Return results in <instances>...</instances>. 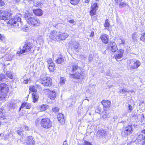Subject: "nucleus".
I'll use <instances>...</instances> for the list:
<instances>
[{"label": "nucleus", "instance_id": "8fccbe9b", "mask_svg": "<svg viewBox=\"0 0 145 145\" xmlns=\"http://www.w3.org/2000/svg\"><path fill=\"white\" fill-rule=\"evenodd\" d=\"M84 145H92L90 142H89L88 141H85Z\"/></svg>", "mask_w": 145, "mask_h": 145}, {"label": "nucleus", "instance_id": "864d4df0", "mask_svg": "<svg viewBox=\"0 0 145 145\" xmlns=\"http://www.w3.org/2000/svg\"><path fill=\"white\" fill-rule=\"evenodd\" d=\"M69 22L71 24H74V20H70L69 21Z\"/></svg>", "mask_w": 145, "mask_h": 145}, {"label": "nucleus", "instance_id": "cd10ccee", "mask_svg": "<svg viewBox=\"0 0 145 145\" xmlns=\"http://www.w3.org/2000/svg\"><path fill=\"white\" fill-rule=\"evenodd\" d=\"M42 14V11L41 9H37V16H41Z\"/></svg>", "mask_w": 145, "mask_h": 145}, {"label": "nucleus", "instance_id": "f704fd0d", "mask_svg": "<svg viewBox=\"0 0 145 145\" xmlns=\"http://www.w3.org/2000/svg\"><path fill=\"white\" fill-rule=\"evenodd\" d=\"M80 0H71V3L74 5H75L78 4Z\"/></svg>", "mask_w": 145, "mask_h": 145}, {"label": "nucleus", "instance_id": "1a4fd4ad", "mask_svg": "<svg viewBox=\"0 0 145 145\" xmlns=\"http://www.w3.org/2000/svg\"><path fill=\"white\" fill-rule=\"evenodd\" d=\"M91 10L90 11V15L93 16L96 14V12L98 8V6L97 3H95L92 4Z\"/></svg>", "mask_w": 145, "mask_h": 145}, {"label": "nucleus", "instance_id": "bf43d9fd", "mask_svg": "<svg viewBox=\"0 0 145 145\" xmlns=\"http://www.w3.org/2000/svg\"><path fill=\"white\" fill-rule=\"evenodd\" d=\"M94 35V33L93 31H91L90 35V37H93Z\"/></svg>", "mask_w": 145, "mask_h": 145}, {"label": "nucleus", "instance_id": "9b49d317", "mask_svg": "<svg viewBox=\"0 0 145 145\" xmlns=\"http://www.w3.org/2000/svg\"><path fill=\"white\" fill-rule=\"evenodd\" d=\"M29 90L31 92H33L32 94V99L33 100V102L35 103L36 101V93L35 91V87L33 86H31L29 87Z\"/></svg>", "mask_w": 145, "mask_h": 145}, {"label": "nucleus", "instance_id": "6e6d98bb", "mask_svg": "<svg viewBox=\"0 0 145 145\" xmlns=\"http://www.w3.org/2000/svg\"><path fill=\"white\" fill-rule=\"evenodd\" d=\"M29 80H28L27 79L26 80H24V82L25 84H27Z\"/></svg>", "mask_w": 145, "mask_h": 145}, {"label": "nucleus", "instance_id": "412c9836", "mask_svg": "<svg viewBox=\"0 0 145 145\" xmlns=\"http://www.w3.org/2000/svg\"><path fill=\"white\" fill-rule=\"evenodd\" d=\"M5 110L1 108H0V118L4 119L5 118V113L4 112Z\"/></svg>", "mask_w": 145, "mask_h": 145}, {"label": "nucleus", "instance_id": "7c9ffc66", "mask_svg": "<svg viewBox=\"0 0 145 145\" xmlns=\"http://www.w3.org/2000/svg\"><path fill=\"white\" fill-rule=\"evenodd\" d=\"M6 95L3 94L2 93L0 92V101H4L5 97H6Z\"/></svg>", "mask_w": 145, "mask_h": 145}, {"label": "nucleus", "instance_id": "f03ea898", "mask_svg": "<svg viewBox=\"0 0 145 145\" xmlns=\"http://www.w3.org/2000/svg\"><path fill=\"white\" fill-rule=\"evenodd\" d=\"M76 70H77V71L74 74H69V76L77 79L83 78H84L83 72L79 69L77 64L73 65L71 66H68L67 68V71H69L73 72Z\"/></svg>", "mask_w": 145, "mask_h": 145}, {"label": "nucleus", "instance_id": "a878e982", "mask_svg": "<svg viewBox=\"0 0 145 145\" xmlns=\"http://www.w3.org/2000/svg\"><path fill=\"white\" fill-rule=\"evenodd\" d=\"M125 42V40L123 38L119 39L118 40V43L119 44H124Z\"/></svg>", "mask_w": 145, "mask_h": 145}, {"label": "nucleus", "instance_id": "7ed1b4c3", "mask_svg": "<svg viewBox=\"0 0 145 145\" xmlns=\"http://www.w3.org/2000/svg\"><path fill=\"white\" fill-rule=\"evenodd\" d=\"M69 35L66 33H60L55 31H53L50 35V37L53 40H65L68 37Z\"/></svg>", "mask_w": 145, "mask_h": 145}, {"label": "nucleus", "instance_id": "b1692460", "mask_svg": "<svg viewBox=\"0 0 145 145\" xmlns=\"http://www.w3.org/2000/svg\"><path fill=\"white\" fill-rule=\"evenodd\" d=\"M72 47L75 49H77L78 48L79 46V43L76 42H73L72 44Z\"/></svg>", "mask_w": 145, "mask_h": 145}, {"label": "nucleus", "instance_id": "f8f14e48", "mask_svg": "<svg viewBox=\"0 0 145 145\" xmlns=\"http://www.w3.org/2000/svg\"><path fill=\"white\" fill-rule=\"evenodd\" d=\"M108 48L113 52H115L118 50L117 45L114 42H110Z\"/></svg>", "mask_w": 145, "mask_h": 145}, {"label": "nucleus", "instance_id": "5701e85b", "mask_svg": "<svg viewBox=\"0 0 145 145\" xmlns=\"http://www.w3.org/2000/svg\"><path fill=\"white\" fill-rule=\"evenodd\" d=\"M8 106L10 108L14 109L15 108L16 106L15 103L14 102H12L9 103L8 105Z\"/></svg>", "mask_w": 145, "mask_h": 145}, {"label": "nucleus", "instance_id": "bb28decb", "mask_svg": "<svg viewBox=\"0 0 145 145\" xmlns=\"http://www.w3.org/2000/svg\"><path fill=\"white\" fill-rule=\"evenodd\" d=\"M21 128L23 131H29V130L28 127L24 125H21Z\"/></svg>", "mask_w": 145, "mask_h": 145}, {"label": "nucleus", "instance_id": "3c124183", "mask_svg": "<svg viewBox=\"0 0 145 145\" xmlns=\"http://www.w3.org/2000/svg\"><path fill=\"white\" fill-rule=\"evenodd\" d=\"M23 30L25 32H27L29 30V28L27 27H26L23 28Z\"/></svg>", "mask_w": 145, "mask_h": 145}, {"label": "nucleus", "instance_id": "a18cd8bd", "mask_svg": "<svg viewBox=\"0 0 145 145\" xmlns=\"http://www.w3.org/2000/svg\"><path fill=\"white\" fill-rule=\"evenodd\" d=\"M26 103H24L22 104L21 107L20 108L19 110H20L22 108L26 107Z\"/></svg>", "mask_w": 145, "mask_h": 145}, {"label": "nucleus", "instance_id": "2eb2a0df", "mask_svg": "<svg viewBox=\"0 0 145 145\" xmlns=\"http://www.w3.org/2000/svg\"><path fill=\"white\" fill-rule=\"evenodd\" d=\"M27 22L31 25L36 26V20L34 18L31 17L27 18Z\"/></svg>", "mask_w": 145, "mask_h": 145}, {"label": "nucleus", "instance_id": "13d9d810", "mask_svg": "<svg viewBox=\"0 0 145 145\" xmlns=\"http://www.w3.org/2000/svg\"><path fill=\"white\" fill-rule=\"evenodd\" d=\"M122 0H114L116 3H118L120 1H121Z\"/></svg>", "mask_w": 145, "mask_h": 145}, {"label": "nucleus", "instance_id": "ea45409f", "mask_svg": "<svg viewBox=\"0 0 145 145\" xmlns=\"http://www.w3.org/2000/svg\"><path fill=\"white\" fill-rule=\"evenodd\" d=\"M140 39L143 42L145 41V33H143L141 35V36L140 37Z\"/></svg>", "mask_w": 145, "mask_h": 145}, {"label": "nucleus", "instance_id": "f257e3e1", "mask_svg": "<svg viewBox=\"0 0 145 145\" xmlns=\"http://www.w3.org/2000/svg\"><path fill=\"white\" fill-rule=\"evenodd\" d=\"M0 19L6 21L7 23L16 27H20L22 25L20 18L17 16L12 17L7 10L3 12L0 10Z\"/></svg>", "mask_w": 145, "mask_h": 145}, {"label": "nucleus", "instance_id": "052dcab7", "mask_svg": "<svg viewBox=\"0 0 145 145\" xmlns=\"http://www.w3.org/2000/svg\"><path fill=\"white\" fill-rule=\"evenodd\" d=\"M22 131H17V133L20 135H21L22 133Z\"/></svg>", "mask_w": 145, "mask_h": 145}, {"label": "nucleus", "instance_id": "2f4dec72", "mask_svg": "<svg viewBox=\"0 0 145 145\" xmlns=\"http://www.w3.org/2000/svg\"><path fill=\"white\" fill-rule=\"evenodd\" d=\"M6 75L8 78L10 79H12L13 76L12 73L10 72L9 71H7L6 73Z\"/></svg>", "mask_w": 145, "mask_h": 145}, {"label": "nucleus", "instance_id": "c03bdc74", "mask_svg": "<svg viewBox=\"0 0 145 145\" xmlns=\"http://www.w3.org/2000/svg\"><path fill=\"white\" fill-rule=\"evenodd\" d=\"M60 83L61 84L63 85L65 83V80L64 78L63 77H61L60 78Z\"/></svg>", "mask_w": 145, "mask_h": 145}, {"label": "nucleus", "instance_id": "69168bd1", "mask_svg": "<svg viewBox=\"0 0 145 145\" xmlns=\"http://www.w3.org/2000/svg\"><path fill=\"white\" fill-rule=\"evenodd\" d=\"M141 132L142 133L144 134L145 135V129L143 130Z\"/></svg>", "mask_w": 145, "mask_h": 145}, {"label": "nucleus", "instance_id": "79ce46f5", "mask_svg": "<svg viewBox=\"0 0 145 145\" xmlns=\"http://www.w3.org/2000/svg\"><path fill=\"white\" fill-rule=\"evenodd\" d=\"M52 110L53 112H56L59 111V108L57 107H54L52 108Z\"/></svg>", "mask_w": 145, "mask_h": 145}, {"label": "nucleus", "instance_id": "4be33fe9", "mask_svg": "<svg viewBox=\"0 0 145 145\" xmlns=\"http://www.w3.org/2000/svg\"><path fill=\"white\" fill-rule=\"evenodd\" d=\"M64 61V59L61 57H59L56 61V63L58 64H63Z\"/></svg>", "mask_w": 145, "mask_h": 145}, {"label": "nucleus", "instance_id": "4c0bfd02", "mask_svg": "<svg viewBox=\"0 0 145 145\" xmlns=\"http://www.w3.org/2000/svg\"><path fill=\"white\" fill-rule=\"evenodd\" d=\"M127 92V89L126 88H123L121 90H120L118 92V93L123 94V93H125Z\"/></svg>", "mask_w": 145, "mask_h": 145}, {"label": "nucleus", "instance_id": "e2e57ef3", "mask_svg": "<svg viewBox=\"0 0 145 145\" xmlns=\"http://www.w3.org/2000/svg\"><path fill=\"white\" fill-rule=\"evenodd\" d=\"M91 56H92V55H91L89 56V61H91L92 60V58L91 57Z\"/></svg>", "mask_w": 145, "mask_h": 145}, {"label": "nucleus", "instance_id": "6e6552de", "mask_svg": "<svg viewBox=\"0 0 145 145\" xmlns=\"http://www.w3.org/2000/svg\"><path fill=\"white\" fill-rule=\"evenodd\" d=\"M131 65H130V69H134L138 68L140 65V62L138 60L136 61L131 60L130 61Z\"/></svg>", "mask_w": 145, "mask_h": 145}, {"label": "nucleus", "instance_id": "37998d69", "mask_svg": "<svg viewBox=\"0 0 145 145\" xmlns=\"http://www.w3.org/2000/svg\"><path fill=\"white\" fill-rule=\"evenodd\" d=\"M5 76L3 74H0V82L2 81L5 78Z\"/></svg>", "mask_w": 145, "mask_h": 145}, {"label": "nucleus", "instance_id": "ddd939ff", "mask_svg": "<svg viewBox=\"0 0 145 145\" xmlns=\"http://www.w3.org/2000/svg\"><path fill=\"white\" fill-rule=\"evenodd\" d=\"M124 53V51L122 49H120L118 51L116 54L114 56L116 60L118 61L119 59L122 57Z\"/></svg>", "mask_w": 145, "mask_h": 145}, {"label": "nucleus", "instance_id": "c756f323", "mask_svg": "<svg viewBox=\"0 0 145 145\" xmlns=\"http://www.w3.org/2000/svg\"><path fill=\"white\" fill-rule=\"evenodd\" d=\"M110 25L109 23L108 22V19H106L105 21V23L104 24V26L106 27V29H108L107 27H108Z\"/></svg>", "mask_w": 145, "mask_h": 145}, {"label": "nucleus", "instance_id": "c85d7f7f", "mask_svg": "<svg viewBox=\"0 0 145 145\" xmlns=\"http://www.w3.org/2000/svg\"><path fill=\"white\" fill-rule=\"evenodd\" d=\"M47 62L48 64V65L49 66H55L53 62L52 59L50 58L47 61Z\"/></svg>", "mask_w": 145, "mask_h": 145}, {"label": "nucleus", "instance_id": "a211bd4d", "mask_svg": "<svg viewBox=\"0 0 145 145\" xmlns=\"http://www.w3.org/2000/svg\"><path fill=\"white\" fill-rule=\"evenodd\" d=\"M58 120L61 123H64L65 120L63 115L61 113H59L57 115Z\"/></svg>", "mask_w": 145, "mask_h": 145}, {"label": "nucleus", "instance_id": "20e7f679", "mask_svg": "<svg viewBox=\"0 0 145 145\" xmlns=\"http://www.w3.org/2000/svg\"><path fill=\"white\" fill-rule=\"evenodd\" d=\"M39 82L43 86H50L52 84V80L49 77L46 76L45 74H42L40 76Z\"/></svg>", "mask_w": 145, "mask_h": 145}, {"label": "nucleus", "instance_id": "5fc2aeb1", "mask_svg": "<svg viewBox=\"0 0 145 145\" xmlns=\"http://www.w3.org/2000/svg\"><path fill=\"white\" fill-rule=\"evenodd\" d=\"M128 107H129V109L130 111H131V110H132V106L130 105H129Z\"/></svg>", "mask_w": 145, "mask_h": 145}, {"label": "nucleus", "instance_id": "6ab92c4d", "mask_svg": "<svg viewBox=\"0 0 145 145\" xmlns=\"http://www.w3.org/2000/svg\"><path fill=\"white\" fill-rule=\"evenodd\" d=\"M101 103L105 108H109L111 105L110 102L108 100H103L101 101Z\"/></svg>", "mask_w": 145, "mask_h": 145}, {"label": "nucleus", "instance_id": "774afa93", "mask_svg": "<svg viewBox=\"0 0 145 145\" xmlns=\"http://www.w3.org/2000/svg\"><path fill=\"white\" fill-rule=\"evenodd\" d=\"M33 12L36 15V10H33Z\"/></svg>", "mask_w": 145, "mask_h": 145}, {"label": "nucleus", "instance_id": "0eeeda50", "mask_svg": "<svg viewBox=\"0 0 145 145\" xmlns=\"http://www.w3.org/2000/svg\"><path fill=\"white\" fill-rule=\"evenodd\" d=\"M8 90V87L7 84L3 83L0 84V92L1 93L6 95Z\"/></svg>", "mask_w": 145, "mask_h": 145}, {"label": "nucleus", "instance_id": "49530a36", "mask_svg": "<svg viewBox=\"0 0 145 145\" xmlns=\"http://www.w3.org/2000/svg\"><path fill=\"white\" fill-rule=\"evenodd\" d=\"M31 107V104L26 103V108L30 109Z\"/></svg>", "mask_w": 145, "mask_h": 145}, {"label": "nucleus", "instance_id": "de8ad7c7", "mask_svg": "<svg viewBox=\"0 0 145 145\" xmlns=\"http://www.w3.org/2000/svg\"><path fill=\"white\" fill-rule=\"evenodd\" d=\"M5 5V3L3 0H0V7H2Z\"/></svg>", "mask_w": 145, "mask_h": 145}, {"label": "nucleus", "instance_id": "0e129e2a", "mask_svg": "<svg viewBox=\"0 0 145 145\" xmlns=\"http://www.w3.org/2000/svg\"><path fill=\"white\" fill-rule=\"evenodd\" d=\"M63 145H68L67 144V142L66 141H65L63 142Z\"/></svg>", "mask_w": 145, "mask_h": 145}, {"label": "nucleus", "instance_id": "58836bf2", "mask_svg": "<svg viewBox=\"0 0 145 145\" xmlns=\"http://www.w3.org/2000/svg\"><path fill=\"white\" fill-rule=\"evenodd\" d=\"M55 66H49L48 67V69L50 71L53 72L54 70Z\"/></svg>", "mask_w": 145, "mask_h": 145}, {"label": "nucleus", "instance_id": "aec40b11", "mask_svg": "<svg viewBox=\"0 0 145 145\" xmlns=\"http://www.w3.org/2000/svg\"><path fill=\"white\" fill-rule=\"evenodd\" d=\"M106 134V132L103 129L99 130L97 133V135L98 136L101 137H104Z\"/></svg>", "mask_w": 145, "mask_h": 145}, {"label": "nucleus", "instance_id": "f3484780", "mask_svg": "<svg viewBox=\"0 0 145 145\" xmlns=\"http://www.w3.org/2000/svg\"><path fill=\"white\" fill-rule=\"evenodd\" d=\"M26 145H33L35 144V142L32 137H29L27 138L26 141Z\"/></svg>", "mask_w": 145, "mask_h": 145}, {"label": "nucleus", "instance_id": "473e14b6", "mask_svg": "<svg viewBox=\"0 0 145 145\" xmlns=\"http://www.w3.org/2000/svg\"><path fill=\"white\" fill-rule=\"evenodd\" d=\"M138 37V35L135 33H133L132 35V38L135 41L137 40Z\"/></svg>", "mask_w": 145, "mask_h": 145}, {"label": "nucleus", "instance_id": "9d476101", "mask_svg": "<svg viewBox=\"0 0 145 145\" xmlns=\"http://www.w3.org/2000/svg\"><path fill=\"white\" fill-rule=\"evenodd\" d=\"M133 131L132 126L131 125H129L125 127L124 128V135L125 136L128 135L132 133Z\"/></svg>", "mask_w": 145, "mask_h": 145}, {"label": "nucleus", "instance_id": "393cba45", "mask_svg": "<svg viewBox=\"0 0 145 145\" xmlns=\"http://www.w3.org/2000/svg\"><path fill=\"white\" fill-rule=\"evenodd\" d=\"M48 107L47 105H43L41 106L40 108V111H42L45 110Z\"/></svg>", "mask_w": 145, "mask_h": 145}, {"label": "nucleus", "instance_id": "a19ab883", "mask_svg": "<svg viewBox=\"0 0 145 145\" xmlns=\"http://www.w3.org/2000/svg\"><path fill=\"white\" fill-rule=\"evenodd\" d=\"M103 117L104 118H110V115L109 113L107 114L106 112H105V114H104L103 116Z\"/></svg>", "mask_w": 145, "mask_h": 145}, {"label": "nucleus", "instance_id": "338daca9", "mask_svg": "<svg viewBox=\"0 0 145 145\" xmlns=\"http://www.w3.org/2000/svg\"><path fill=\"white\" fill-rule=\"evenodd\" d=\"M3 134H0V139H1L2 138V137L3 136Z\"/></svg>", "mask_w": 145, "mask_h": 145}, {"label": "nucleus", "instance_id": "09e8293b", "mask_svg": "<svg viewBox=\"0 0 145 145\" xmlns=\"http://www.w3.org/2000/svg\"><path fill=\"white\" fill-rule=\"evenodd\" d=\"M4 37L3 34H0V40H3L4 39Z\"/></svg>", "mask_w": 145, "mask_h": 145}, {"label": "nucleus", "instance_id": "dca6fc26", "mask_svg": "<svg viewBox=\"0 0 145 145\" xmlns=\"http://www.w3.org/2000/svg\"><path fill=\"white\" fill-rule=\"evenodd\" d=\"M100 38L103 43L105 44L108 43L109 37L107 35L105 34H103L100 36Z\"/></svg>", "mask_w": 145, "mask_h": 145}, {"label": "nucleus", "instance_id": "e433bc0d", "mask_svg": "<svg viewBox=\"0 0 145 145\" xmlns=\"http://www.w3.org/2000/svg\"><path fill=\"white\" fill-rule=\"evenodd\" d=\"M128 4L123 2H121L120 4V8H122L123 7H125Z\"/></svg>", "mask_w": 145, "mask_h": 145}, {"label": "nucleus", "instance_id": "603ef678", "mask_svg": "<svg viewBox=\"0 0 145 145\" xmlns=\"http://www.w3.org/2000/svg\"><path fill=\"white\" fill-rule=\"evenodd\" d=\"M142 145H144L145 144V136L144 137V138H143V139H142Z\"/></svg>", "mask_w": 145, "mask_h": 145}, {"label": "nucleus", "instance_id": "423d86ee", "mask_svg": "<svg viewBox=\"0 0 145 145\" xmlns=\"http://www.w3.org/2000/svg\"><path fill=\"white\" fill-rule=\"evenodd\" d=\"M40 125L44 128L48 129L52 126V123L50 119L46 118H42L41 120Z\"/></svg>", "mask_w": 145, "mask_h": 145}, {"label": "nucleus", "instance_id": "39448f33", "mask_svg": "<svg viewBox=\"0 0 145 145\" xmlns=\"http://www.w3.org/2000/svg\"><path fill=\"white\" fill-rule=\"evenodd\" d=\"M31 44V43L28 42H25L23 45L21 50L17 52V54H18L19 56L22 53L29 51L32 48Z\"/></svg>", "mask_w": 145, "mask_h": 145}, {"label": "nucleus", "instance_id": "c9c22d12", "mask_svg": "<svg viewBox=\"0 0 145 145\" xmlns=\"http://www.w3.org/2000/svg\"><path fill=\"white\" fill-rule=\"evenodd\" d=\"M12 136V134H11L10 133L8 134L7 135H5L4 136V139L5 140H8V139L9 137H11V136Z\"/></svg>", "mask_w": 145, "mask_h": 145}, {"label": "nucleus", "instance_id": "4d7b16f0", "mask_svg": "<svg viewBox=\"0 0 145 145\" xmlns=\"http://www.w3.org/2000/svg\"><path fill=\"white\" fill-rule=\"evenodd\" d=\"M37 26L39 25L40 24V21L39 20H37Z\"/></svg>", "mask_w": 145, "mask_h": 145}, {"label": "nucleus", "instance_id": "4468645a", "mask_svg": "<svg viewBox=\"0 0 145 145\" xmlns=\"http://www.w3.org/2000/svg\"><path fill=\"white\" fill-rule=\"evenodd\" d=\"M45 91H47L49 93V97L51 99L54 100L56 97V93L54 91H50L49 89H46Z\"/></svg>", "mask_w": 145, "mask_h": 145}, {"label": "nucleus", "instance_id": "72a5a7b5", "mask_svg": "<svg viewBox=\"0 0 145 145\" xmlns=\"http://www.w3.org/2000/svg\"><path fill=\"white\" fill-rule=\"evenodd\" d=\"M143 136L142 135L140 134V135L137 138V140L138 142H139L140 141L141 142V143H142V139H143Z\"/></svg>", "mask_w": 145, "mask_h": 145}, {"label": "nucleus", "instance_id": "680f3d73", "mask_svg": "<svg viewBox=\"0 0 145 145\" xmlns=\"http://www.w3.org/2000/svg\"><path fill=\"white\" fill-rule=\"evenodd\" d=\"M118 118V117L116 115L114 116L113 117V119L114 120L117 119Z\"/></svg>", "mask_w": 145, "mask_h": 145}]
</instances>
